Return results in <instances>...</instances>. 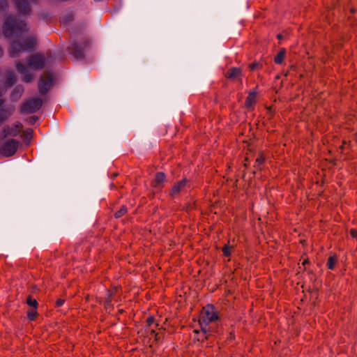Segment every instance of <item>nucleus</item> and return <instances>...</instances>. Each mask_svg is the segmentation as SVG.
Returning <instances> with one entry per match:
<instances>
[{
	"label": "nucleus",
	"mask_w": 357,
	"mask_h": 357,
	"mask_svg": "<svg viewBox=\"0 0 357 357\" xmlns=\"http://www.w3.org/2000/svg\"><path fill=\"white\" fill-rule=\"evenodd\" d=\"M28 31L26 24L13 15L6 17L3 26V35L9 38L19 37L22 33Z\"/></svg>",
	"instance_id": "f257e3e1"
},
{
	"label": "nucleus",
	"mask_w": 357,
	"mask_h": 357,
	"mask_svg": "<svg viewBox=\"0 0 357 357\" xmlns=\"http://www.w3.org/2000/svg\"><path fill=\"white\" fill-rule=\"evenodd\" d=\"M36 39L33 36H29L22 41L15 40L10 44L9 53L11 57H18L21 53L31 52L34 50Z\"/></svg>",
	"instance_id": "f03ea898"
},
{
	"label": "nucleus",
	"mask_w": 357,
	"mask_h": 357,
	"mask_svg": "<svg viewBox=\"0 0 357 357\" xmlns=\"http://www.w3.org/2000/svg\"><path fill=\"white\" fill-rule=\"evenodd\" d=\"M218 319L217 312L214 310L213 307L208 306L203 308L199 317V324L202 326V330L204 333L208 331L214 332L215 330L213 327H209L208 329L206 328V326L209 324H211Z\"/></svg>",
	"instance_id": "7ed1b4c3"
},
{
	"label": "nucleus",
	"mask_w": 357,
	"mask_h": 357,
	"mask_svg": "<svg viewBox=\"0 0 357 357\" xmlns=\"http://www.w3.org/2000/svg\"><path fill=\"white\" fill-rule=\"evenodd\" d=\"M53 74L45 71L41 75L38 82V90L41 95L46 94L53 86Z\"/></svg>",
	"instance_id": "20e7f679"
},
{
	"label": "nucleus",
	"mask_w": 357,
	"mask_h": 357,
	"mask_svg": "<svg viewBox=\"0 0 357 357\" xmlns=\"http://www.w3.org/2000/svg\"><path fill=\"white\" fill-rule=\"evenodd\" d=\"M43 105V100L40 98H33L24 102L21 107V113L31 114L37 112Z\"/></svg>",
	"instance_id": "39448f33"
},
{
	"label": "nucleus",
	"mask_w": 357,
	"mask_h": 357,
	"mask_svg": "<svg viewBox=\"0 0 357 357\" xmlns=\"http://www.w3.org/2000/svg\"><path fill=\"white\" fill-rule=\"evenodd\" d=\"M47 54V57L40 54H34L30 56L28 58V66L33 70H39L43 68L46 62L49 61V57H51L50 54Z\"/></svg>",
	"instance_id": "423d86ee"
},
{
	"label": "nucleus",
	"mask_w": 357,
	"mask_h": 357,
	"mask_svg": "<svg viewBox=\"0 0 357 357\" xmlns=\"http://www.w3.org/2000/svg\"><path fill=\"white\" fill-rule=\"evenodd\" d=\"M19 144L20 142L16 139H8L0 148V153L5 157L12 156L16 153Z\"/></svg>",
	"instance_id": "0eeeda50"
},
{
	"label": "nucleus",
	"mask_w": 357,
	"mask_h": 357,
	"mask_svg": "<svg viewBox=\"0 0 357 357\" xmlns=\"http://www.w3.org/2000/svg\"><path fill=\"white\" fill-rule=\"evenodd\" d=\"M17 71L23 75L22 80L26 83H30L34 78V74L31 73L28 66L22 63L20 61H17L15 63Z\"/></svg>",
	"instance_id": "6e6552de"
},
{
	"label": "nucleus",
	"mask_w": 357,
	"mask_h": 357,
	"mask_svg": "<svg viewBox=\"0 0 357 357\" xmlns=\"http://www.w3.org/2000/svg\"><path fill=\"white\" fill-rule=\"evenodd\" d=\"M18 11L24 15L29 14L31 12V4L36 3V0H14Z\"/></svg>",
	"instance_id": "1a4fd4ad"
},
{
	"label": "nucleus",
	"mask_w": 357,
	"mask_h": 357,
	"mask_svg": "<svg viewBox=\"0 0 357 357\" xmlns=\"http://www.w3.org/2000/svg\"><path fill=\"white\" fill-rule=\"evenodd\" d=\"M68 50L77 60H81L84 56V47L75 41L71 43L70 45L68 47Z\"/></svg>",
	"instance_id": "9d476101"
},
{
	"label": "nucleus",
	"mask_w": 357,
	"mask_h": 357,
	"mask_svg": "<svg viewBox=\"0 0 357 357\" xmlns=\"http://www.w3.org/2000/svg\"><path fill=\"white\" fill-rule=\"evenodd\" d=\"M242 76V69L241 68H231L225 73V77L231 80L238 79L241 82V77Z\"/></svg>",
	"instance_id": "9b49d317"
},
{
	"label": "nucleus",
	"mask_w": 357,
	"mask_h": 357,
	"mask_svg": "<svg viewBox=\"0 0 357 357\" xmlns=\"http://www.w3.org/2000/svg\"><path fill=\"white\" fill-rule=\"evenodd\" d=\"M187 183L188 180L186 178H184L182 181H180L174 183L172 190L169 192V195L173 197L178 195L185 187Z\"/></svg>",
	"instance_id": "f8f14e48"
},
{
	"label": "nucleus",
	"mask_w": 357,
	"mask_h": 357,
	"mask_svg": "<svg viewBox=\"0 0 357 357\" xmlns=\"http://www.w3.org/2000/svg\"><path fill=\"white\" fill-rule=\"evenodd\" d=\"M24 91V88L22 85L19 84V85L16 86L10 94L11 100L12 101L18 100L22 96Z\"/></svg>",
	"instance_id": "ddd939ff"
},
{
	"label": "nucleus",
	"mask_w": 357,
	"mask_h": 357,
	"mask_svg": "<svg viewBox=\"0 0 357 357\" xmlns=\"http://www.w3.org/2000/svg\"><path fill=\"white\" fill-rule=\"evenodd\" d=\"M19 134L18 130L14 128V126H5L3 130V138H6L7 137H15Z\"/></svg>",
	"instance_id": "4468645a"
},
{
	"label": "nucleus",
	"mask_w": 357,
	"mask_h": 357,
	"mask_svg": "<svg viewBox=\"0 0 357 357\" xmlns=\"http://www.w3.org/2000/svg\"><path fill=\"white\" fill-rule=\"evenodd\" d=\"M16 79H17V78H16L15 74L13 72H8L6 74V79L5 81L6 86L7 88L10 87L15 83Z\"/></svg>",
	"instance_id": "2eb2a0df"
},
{
	"label": "nucleus",
	"mask_w": 357,
	"mask_h": 357,
	"mask_svg": "<svg viewBox=\"0 0 357 357\" xmlns=\"http://www.w3.org/2000/svg\"><path fill=\"white\" fill-rule=\"evenodd\" d=\"M166 176L163 172H158L153 183L154 187H159L165 180Z\"/></svg>",
	"instance_id": "dca6fc26"
},
{
	"label": "nucleus",
	"mask_w": 357,
	"mask_h": 357,
	"mask_svg": "<svg viewBox=\"0 0 357 357\" xmlns=\"http://www.w3.org/2000/svg\"><path fill=\"white\" fill-rule=\"evenodd\" d=\"M286 51L284 49H281L279 52V53L275 56L274 59V61L280 64L283 61L284 56H285Z\"/></svg>",
	"instance_id": "f3484780"
},
{
	"label": "nucleus",
	"mask_w": 357,
	"mask_h": 357,
	"mask_svg": "<svg viewBox=\"0 0 357 357\" xmlns=\"http://www.w3.org/2000/svg\"><path fill=\"white\" fill-rule=\"evenodd\" d=\"M11 112L5 109H0V123L4 121L11 115Z\"/></svg>",
	"instance_id": "a211bd4d"
},
{
	"label": "nucleus",
	"mask_w": 357,
	"mask_h": 357,
	"mask_svg": "<svg viewBox=\"0 0 357 357\" xmlns=\"http://www.w3.org/2000/svg\"><path fill=\"white\" fill-rule=\"evenodd\" d=\"M26 303L30 307H33V309L36 310L38 308V301L36 299L33 298L31 296H29L27 297Z\"/></svg>",
	"instance_id": "6ab92c4d"
},
{
	"label": "nucleus",
	"mask_w": 357,
	"mask_h": 357,
	"mask_svg": "<svg viewBox=\"0 0 357 357\" xmlns=\"http://www.w3.org/2000/svg\"><path fill=\"white\" fill-rule=\"evenodd\" d=\"M264 158L263 157L262 154L260 153L259 157L255 160V165L254 166L255 168L258 170H261L262 168L261 165L264 163Z\"/></svg>",
	"instance_id": "aec40b11"
},
{
	"label": "nucleus",
	"mask_w": 357,
	"mask_h": 357,
	"mask_svg": "<svg viewBox=\"0 0 357 357\" xmlns=\"http://www.w3.org/2000/svg\"><path fill=\"white\" fill-rule=\"evenodd\" d=\"M256 98V93L252 92L249 94V96L247 97L246 101H245V105L246 107L251 106L255 100Z\"/></svg>",
	"instance_id": "412c9836"
},
{
	"label": "nucleus",
	"mask_w": 357,
	"mask_h": 357,
	"mask_svg": "<svg viewBox=\"0 0 357 357\" xmlns=\"http://www.w3.org/2000/svg\"><path fill=\"white\" fill-rule=\"evenodd\" d=\"M337 262V257L336 256H331L327 262V266L329 269L333 270L335 266V264Z\"/></svg>",
	"instance_id": "4be33fe9"
},
{
	"label": "nucleus",
	"mask_w": 357,
	"mask_h": 357,
	"mask_svg": "<svg viewBox=\"0 0 357 357\" xmlns=\"http://www.w3.org/2000/svg\"><path fill=\"white\" fill-rule=\"evenodd\" d=\"M234 249L233 246L231 245H229L228 244H226L223 248H222V252H223V255L225 257H229L231 255V250Z\"/></svg>",
	"instance_id": "5701e85b"
},
{
	"label": "nucleus",
	"mask_w": 357,
	"mask_h": 357,
	"mask_svg": "<svg viewBox=\"0 0 357 357\" xmlns=\"http://www.w3.org/2000/svg\"><path fill=\"white\" fill-rule=\"evenodd\" d=\"M33 130L31 128L26 129L22 133V137L26 140H30L32 138Z\"/></svg>",
	"instance_id": "b1692460"
},
{
	"label": "nucleus",
	"mask_w": 357,
	"mask_h": 357,
	"mask_svg": "<svg viewBox=\"0 0 357 357\" xmlns=\"http://www.w3.org/2000/svg\"><path fill=\"white\" fill-rule=\"evenodd\" d=\"M127 212V208L124 206H121V208L117 211L114 215L116 218H119L121 216H123Z\"/></svg>",
	"instance_id": "393cba45"
},
{
	"label": "nucleus",
	"mask_w": 357,
	"mask_h": 357,
	"mask_svg": "<svg viewBox=\"0 0 357 357\" xmlns=\"http://www.w3.org/2000/svg\"><path fill=\"white\" fill-rule=\"evenodd\" d=\"M38 314L36 310H35V309L31 310L27 313L28 318L30 320H32V321L36 319V318L37 317Z\"/></svg>",
	"instance_id": "a878e982"
},
{
	"label": "nucleus",
	"mask_w": 357,
	"mask_h": 357,
	"mask_svg": "<svg viewBox=\"0 0 357 357\" xmlns=\"http://www.w3.org/2000/svg\"><path fill=\"white\" fill-rule=\"evenodd\" d=\"M8 8V1L7 0H0V13L6 11Z\"/></svg>",
	"instance_id": "bb28decb"
},
{
	"label": "nucleus",
	"mask_w": 357,
	"mask_h": 357,
	"mask_svg": "<svg viewBox=\"0 0 357 357\" xmlns=\"http://www.w3.org/2000/svg\"><path fill=\"white\" fill-rule=\"evenodd\" d=\"M37 120L38 117L36 116H29L26 119V121L31 125H33Z\"/></svg>",
	"instance_id": "cd10ccee"
},
{
	"label": "nucleus",
	"mask_w": 357,
	"mask_h": 357,
	"mask_svg": "<svg viewBox=\"0 0 357 357\" xmlns=\"http://www.w3.org/2000/svg\"><path fill=\"white\" fill-rule=\"evenodd\" d=\"M73 20V15L71 14H68L63 18V22L65 23L70 22Z\"/></svg>",
	"instance_id": "c85d7f7f"
},
{
	"label": "nucleus",
	"mask_w": 357,
	"mask_h": 357,
	"mask_svg": "<svg viewBox=\"0 0 357 357\" xmlns=\"http://www.w3.org/2000/svg\"><path fill=\"white\" fill-rule=\"evenodd\" d=\"M14 128H15L16 129L18 130V132L20 133L23 128V126L21 123H17L16 124H15L14 126Z\"/></svg>",
	"instance_id": "c756f323"
},
{
	"label": "nucleus",
	"mask_w": 357,
	"mask_h": 357,
	"mask_svg": "<svg viewBox=\"0 0 357 357\" xmlns=\"http://www.w3.org/2000/svg\"><path fill=\"white\" fill-rule=\"evenodd\" d=\"M259 66V63H252L249 66V68L251 70H254L256 68H257Z\"/></svg>",
	"instance_id": "7c9ffc66"
},
{
	"label": "nucleus",
	"mask_w": 357,
	"mask_h": 357,
	"mask_svg": "<svg viewBox=\"0 0 357 357\" xmlns=\"http://www.w3.org/2000/svg\"><path fill=\"white\" fill-rule=\"evenodd\" d=\"M350 235L353 237V238H357V230L355 229H351L350 230Z\"/></svg>",
	"instance_id": "2f4dec72"
},
{
	"label": "nucleus",
	"mask_w": 357,
	"mask_h": 357,
	"mask_svg": "<svg viewBox=\"0 0 357 357\" xmlns=\"http://www.w3.org/2000/svg\"><path fill=\"white\" fill-rule=\"evenodd\" d=\"M64 302H65L64 300H63L61 298H59L56 301V305L57 307H60V306H61L64 303Z\"/></svg>",
	"instance_id": "473e14b6"
},
{
	"label": "nucleus",
	"mask_w": 357,
	"mask_h": 357,
	"mask_svg": "<svg viewBox=\"0 0 357 357\" xmlns=\"http://www.w3.org/2000/svg\"><path fill=\"white\" fill-rule=\"evenodd\" d=\"M193 208V206L191 204H187L185 206V210L187 211V212H189L190 211H191Z\"/></svg>",
	"instance_id": "72a5a7b5"
},
{
	"label": "nucleus",
	"mask_w": 357,
	"mask_h": 357,
	"mask_svg": "<svg viewBox=\"0 0 357 357\" xmlns=\"http://www.w3.org/2000/svg\"><path fill=\"white\" fill-rule=\"evenodd\" d=\"M147 324L150 326L154 322V318L153 317H150L146 320Z\"/></svg>",
	"instance_id": "f704fd0d"
},
{
	"label": "nucleus",
	"mask_w": 357,
	"mask_h": 357,
	"mask_svg": "<svg viewBox=\"0 0 357 357\" xmlns=\"http://www.w3.org/2000/svg\"><path fill=\"white\" fill-rule=\"evenodd\" d=\"M111 302H112L111 294H109L108 297L105 300V304L107 305H109Z\"/></svg>",
	"instance_id": "c9c22d12"
},
{
	"label": "nucleus",
	"mask_w": 357,
	"mask_h": 357,
	"mask_svg": "<svg viewBox=\"0 0 357 357\" xmlns=\"http://www.w3.org/2000/svg\"><path fill=\"white\" fill-rule=\"evenodd\" d=\"M6 91V89L0 88V97L3 96Z\"/></svg>",
	"instance_id": "e433bc0d"
},
{
	"label": "nucleus",
	"mask_w": 357,
	"mask_h": 357,
	"mask_svg": "<svg viewBox=\"0 0 357 357\" xmlns=\"http://www.w3.org/2000/svg\"><path fill=\"white\" fill-rule=\"evenodd\" d=\"M277 38H278V39H280H280H282V34H278V35L277 36Z\"/></svg>",
	"instance_id": "4c0bfd02"
},
{
	"label": "nucleus",
	"mask_w": 357,
	"mask_h": 357,
	"mask_svg": "<svg viewBox=\"0 0 357 357\" xmlns=\"http://www.w3.org/2000/svg\"><path fill=\"white\" fill-rule=\"evenodd\" d=\"M4 100L3 99H0V107L3 104Z\"/></svg>",
	"instance_id": "58836bf2"
},
{
	"label": "nucleus",
	"mask_w": 357,
	"mask_h": 357,
	"mask_svg": "<svg viewBox=\"0 0 357 357\" xmlns=\"http://www.w3.org/2000/svg\"><path fill=\"white\" fill-rule=\"evenodd\" d=\"M117 176H118V174H117V173H114V174H112V178H115V177H116Z\"/></svg>",
	"instance_id": "ea45409f"
},
{
	"label": "nucleus",
	"mask_w": 357,
	"mask_h": 357,
	"mask_svg": "<svg viewBox=\"0 0 357 357\" xmlns=\"http://www.w3.org/2000/svg\"><path fill=\"white\" fill-rule=\"evenodd\" d=\"M351 11L352 13H354V12H355V10H354V9H351Z\"/></svg>",
	"instance_id": "a19ab883"
},
{
	"label": "nucleus",
	"mask_w": 357,
	"mask_h": 357,
	"mask_svg": "<svg viewBox=\"0 0 357 357\" xmlns=\"http://www.w3.org/2000/svg\"><path fill=\"white\" fill-rule=\"evenodd\" d=\"M356 240H357V237H356Z\"/></svg>",
	"instance_id": "79ce46f5"
}]
</instances>
